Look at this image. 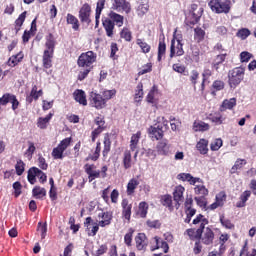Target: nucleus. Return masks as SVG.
<instances>
[{
	"label": "nucleus",
	"mask_w": 256,
	"mask_h": 256,
	"mask_svg": "<svg viewBox=\"0 0 256 256\" xmlns=\"http://www.w3.org/2000/svg\"><path fill=\"white\" fill-rule=\"evenodd\" d=\"M157 88L153 87L150 92L147 95V102L148 103H155V100L157 99Z\"/></svg>",
	"instance_id": "09e8293b"
},
{
	"label": "nucleus",
	"mask_w": 256,
	"mask_h": 256,
	"mask_svg": "<svg viewBox=\"0 0 256 256\" xmlns=\"http://www.w3.org/2000/svg\"><path fill=\"white\" fill-rule=\"evenodd\" d=\"M249 35H251V32L247 28H243L237 33V36L240 37V39H247Z\"/></svg>",
	"instance_id": "69168bd1"
},
{
	"label": "nucleus",
	"mask_w": 256,
	"mask_h": 256,
	"mask_svg": "<svg viewBox=\"0 0 256 256\" xmlns=\"http://www.w3.org/2000/svg\"><path fill=\"white\" fill-rule=\"evenodd\" d=\"M147 211H149V204L147 202H140L138 206V215L145 219L147 217Z\"/></svg>",
	"instance_id": "cd10ccee"
},
{
	"label": "nucleus",
	"mask_w": 256,
	"mask_h": 256,
	"mask_svg": "<svg viewBox=\"0 0 256 256\" xmlns=\"http://www.w3.org/2000/svg\"><path fill=\"white\" fill-rule=\"evenodd\" d=\"M53 117V114H48L46 117H40L37 120V128L38 129H47L49 125V121H51V118Z\"/></svg>",
	"instance_id": "b1692460"
},
{
	"label": "nucleus",
	"mask_w": 256,
	"mask_h": 256,
	"mask_svg": "<svg viewBox=\"0 0 256 256\" xmlns=\"http://www.w3.org/2000/svg\"><path fill=\"white\" fill-rule=\"evenodd\" d=\"M13 94L6 93L0 98V105H7V103H11L13 99Z\"/></svg>",
	"instance_id": "13d9d810"
},
{
	"label": "nucleus",
	"mask_w": 256,
	"mask_h": 256,
	"mask_svg": "<svg viewBox=\"0 0 256 256\" xmlns=\"http://www.w3.org/2000/svg\"><path fill=\"white\" fill-rule=\"evenodd\" d=\"M157 249H162L163 253L169 252V244L156 236L151 242V251H157Z\"/></svg>",
	"instance_id": "ddd939ff"
},
{
	"label": "nucleus",
	"mask_w": 256,
	"mask_h": 256,
	"mask_svg": "<svg viewBox=\"0 0 256 256\" xmlns=\"http://www.w3.org/2000/svg\"><path fill=\"white\" fill-rule=\"evenodd\" d=\"M181 125V121L179 119H176L175 117H170V126L172 131H177V127Z\"/></svg>",
	"instance_id": "0e129e2a"
},
{
	"label": "nucleus",
	"mask_w": 256,
	"mask_h": 256,
	"mask_svg": "<svg viewBox=\"0 0 256 256\" xmlns=\"http://www.w3.org/2000/svg\"><path fill=\"white\" fill-rule=\"evenodd\" d=\"M185 51L183 50V43H181V37L177 36V30H175L173 34V39L171 40V46H170V57L173 59L175 55L177 57H181Z\"/></svg>",
	"instance_id": "423d86ee"
},
{
	"label": "nucleus",
	"mask_w": 256,
	"mask_h": 256,
	"mask_svg": "<svg viewBox=\"0 0 256 256\" xmlns=\"http://www.w3.org/2000/svg\"><path fill=\"white\" fill-rule=\"evenodd\" d=\"M223 147V140L221 139H215L211 144H210V149L211 151H219Z\"/></svg>",
	"instance_id": "3c124183"
},
{
	"label": "nucleus",
	"mask_w": 256,
	"mask_h": 256,
	"mask_svg": "<svg viewBox=\"0 0 256 256\" xmlns=\"http://www.w3.org/2000/svg\"><path fill=\"white\" fill-rule=\"evenodd\" d=\"M194 33V39H196L198 43H201V41L205 39V30L201 28H195Z\"/></svg>",
	"instance_id": "37998d69"
},
{
	"label": "nucleus",
	"mask_w": 256,
	"mask_h": 256,
	"mask_svg": "<svg viewBox=\"0 0 256 256\" xmlns=\"http://www.w3.org/2000/svg\"><path fill=\"white\" fill-rule=\"evenodd\" d=\"M15 169L17 175H23V172L25 171V163H23V161H18L15 166Z\"/></svg>",
	"instance_id": "338daca9"
},
{
	"label": "nucleus",
	"mask_w": 256,
	"mask_h": 256,
	"mask_svg": "<svg viewBox=\"0 0 256 256\" xmlns=\"http://www.w3.org/2000/svg\"><path fill=\"white\" fill-rule=\"evenodd\" d=\"M134 101L135 103H141V101H143V84L141 83H139L136 87Z\"/></svg>",
	"instance_id": "f704fd0d"
},
{
	"label": "nucleus",
	"mask_w": 256,
	"mask_h": 256,
	"mask_svg": "<svg viewBox=\"0 0 256 256\" xmlns=\"http://www.w3.org/2000/svg\"><path fill=\"white\" fill-rule=\"evenodd\" d=\"M165 51H167V46L165 45V42H159L158 61H161V59H163V57H165Z\"/></svg>",
	"instance_id": "8fccbe9b"
},
{
	"label": "nucleus",
	"mask_w": 256,
	"mask_h": 256,
	"mask_svg": "<svg viewBox=\"0 0 256 256\" xmlns=\"http://www.w3.org/2000/svg\"><path fill=\"white\" fill-rule=\"evenodd\" d=\"M220 222L226 229H233V227H235V225H233L229 219H225L223 216L220 217Z\"/></svg>",
	"instance_id": "e2e57ef3"
},
{
	"label": "nucleus",
	"mask_w": 256,
	"mask_h": 256,
	"mask_svg": "<svg viewBox=\"0 0 256 256\" xmlns=\"http://www.w3.org/2000/svg\"><path fill=\"white\" fill-rule=\"evenodd\" d=\"M71 145V138L63 139L56 148L52 151V157L54 159H63V153L67 150V147Z\"/></svg>",
	"instance_id": "0eeeda50"
},
{
	"label": "nucleus",
	"mask_w": 256,
	"mask_h": 256,
	"mask_svg": "<svg viewBox=\"0 0 256 256\" xmlns=\"http://www.w3.org/2000/svg\"><path fill=\"white\" fill-rule=\"evenodd\" d=\"M27 17V12H23L19 15L18 19L15 21L16 27L19 30V28L25 23V18Z\"/></svg>",
	"instance_id": "680f3d73"
},
{
	"label": "nucleus",
	"mask_w": 256,
	"mask_h": 256,
	"mask_svg": "<svg viewBox=\"0 0 256 256\" xmlns=\"http://www.w3.org/2000/svg\"><path fill=\"white\" fill-rule=\"evenodd\" d=\"M79 19L82 23L89 25L91 23V6L85 3L79 11Z\"/></svg>",
	"instance_id": "f8f14e48"
},
{
	"label": "nucleus",
	"mask_w": 256,
	"mask_h": 256,
	"mask_svg": "<svg viewBox=\"0 0 256 256\" xmlns=\"http://www.w3.org/2000/svg\"><path fill=\"white\" fill-rule=\"evenodd\" d=\"M251 57H253V55H251V53H249L247 51L241 52L240 61H241V63H249V61L251 60Z\"/></svg>",
	"instance_id": "bf43d9fd"
},
{
	"label": "nucleus",
	"mask_w": 256,
	"mask_h": 256,
	"mask_svg": "<svg viewBox=\"0 0 256 256\" xmlns=\"http://www.w3.org/2000/svg\"><path fill=\"white\" fill-rule=\"evenodd\" d=\"M208 5L214 13H229L231 11V1L224 0L223 2L219 0H209Z\"/></svg>",
	"instance_id": "39448f33"
},
{
	"label": "nucleus",
	"mask_w": 256,
	"mask_h": 256,
	"mask_svg": "<svg viewBox=\"0 0 256 256\" xmlns=\"http://www.w3.org/2000/svg\"><path fill=\"white\" fill-rule=\"evenodd\" d=\"M110 19L116 23L118 27H123V16L121 14H117L115 12H110L109 14Z\"/></svg>",
	"instance_id": "7c9ffc66"
},
{
	"label": "nucleus",
	"mask_w": 256,
	"mask_h": 256,
	"mask_svg": "<svg viewBox=\"0 0 256 256\" xmlns=\"http://www.w3.org/2000/svg\"><path fill=\"white\" fill-rule=\"evenodd\" d=\"M90 105L95 107V109H104L105 105H107V101L101 96V94H97L91 92L90 94Z\"/></svg>",
	"instance_id": "9d476101"
},
{
	"label": "nucleus",
	"mask_w": 256,
	"mask_h": 256,
	"mask_svg": "<svg viewBox=\"0 0 256 256\" xmlns=\"http://www.w3.org/2000/svg\"><path fill=\"white\" fill-rule=\"evenodd\" d=\"M103 27L106 31L107 37H113V30L115 29V23L111 19H105L103 21Z\"/></svg>",
	"instance_id": "4be33fe9"
},
{
	"label": "nucleus",
	"mask_w": 256,
	"mask_h": 256,
	"mask_svg": "<svg viewBox=\"0 0 256 256\" xmlns=\"http://www.w3.org/2000/svg\"><path fill=\"white\" fill-rule=\"evenodd\" d=\"M193 130L194 131H209V124L203 121H195L193 123Z\"/></svg>",
	"instance_id": "c85d7f7f"
},
{
	"label": "nucleus",
	"mask_w": 256,
	"mask_h": 256,
	"mask_svg": "<svg viewBox=\"0 0 256 256\" xmlns=\"http://www.w3.org/2000/svg\"><path fill=\"white\" fill-rule=\"evenodd\" d=\"M97 61V54L93 51L82 53L78 58V67L93 69V63Z\"/></svg>",
	"instance_id": "20e7f679"
},
{
	"label": "nucleus",
	"mask_w": 256,
	"mask_h": 256,
	"mask_svg": "<svg viewBox=\"0 0 256 256\" xmlns=\"http://www.w3.org/2000/svg\"><path fill=\"white\" fill-rule=\"evenodd\" d=\"M112 9H114V11H118L119 13L124 11L126 15H129V13H131V3L127 2L126 0H112Z\"/></svg>",
	"instance_id": "6e6552de"
},
{
	"label": "nucleus",
	"mask_w": 256,
	"mask_h": 256,
	"mask_svg": "<svg viewBox=\"0 0 256 256\" xmlns=\"http://www.w3.org/2000/svg\"><path fill=\"white\" fill-rule=\"evenodd\" d=\"M105 8V0H98L96 7V25H99V18L101 17V11Z\"/></svg>",
	"instance_id": "72a5a7b5"
},
{
	"label": "nucleus",
	"mask_w": 256,
	"mask_h": 256,
	"mask_svg": "<svg viewBox=\"0 0 256 256\" xmlns=\"http://www.w3.org/2000/svg\"><path fill=\"white\" fill-rule=\"evenodd\" d=\"M209 141L205 139H200V141L196 144V149L201 153V155H207L209 153Z\"/></svg>",
	"instance_id": "412c9836"
},
{
	"label": "nucleus",
	"mask_w": 256,
	"mask_h": 256,
	"mask_svg": "<svg viewBox=\"0 0 256 256\" xmlns=\"http://www.w3.org/2000/svg\"><path fill=\"white\" fill-rule=\"evenodd\" d=\"M153 69V65L151 63H147L146 65L142 66L138 71V75H145L146 73H151Z\"/></svg>",
	"instance_id": "5fc2aeb1"
},
{
	"label": "nucleus",
	"mask_w": 256,
	"mask_h": 256,
	"mask_svg": "<svg viewBox=\"0 0 256 256\" xmlns=\"http://www.w3.org/2000/svg\"><path fill=\"white\" fill-rule=\"evenodd\" d=\"M66 20L69 25H72V29H74V31L79 29V20L77 17L73 16V14H67Z\"/></svg>",
	"instance_id": "c756f323"
},
{
	"label": "nucleus",
	"mask_w": 256,
	"mask_h": 256,
	"mask_svg": "<svg viewBox=\"0 0 256 256\" xmlns=\"http://www.w3.org/2000/svg\"><path fill=\"white\" fill-rule=\"evenodd\" d=\"M73 97L77 103L83 105L84 107L87 106V95L83 90H75L73 93Z\"/></svg>",
	"instance_id": "6ab92c4d"
},
{
	"label": "nucleus",
	"mask_w": 256,
	"mask_h": 256,
	"mask_svg": "<svg viewBox=\"0 0 256 256\" xmlns=\"http://www.w3.org/2000/svg\"><path fill=\"white\" fill-rule=\"evenodd\" d=\"M135 243L136 249H138V251H145L149 242L147 241V236L144 233H139L135 237Z\"/></svg>",
	"instance_id": "dca6fc26"
},
{
	"label": "nucleus",
	"mask_w": 256,
	"mask_h": 256,
	"mask_svg": "<svg viewBox=\"0 0 256 256\" xmlns=\"http://www.w3.org/2000/svg\"><path fill=\"white\" fill-rule=\"evenodd\" d=\"M245 77V69L241 67L234 68L228 72V83L232 89L243 81Z\"/></svg>",
	"instance_id": "7ed1b4c3"
},
{
	"label": "nucleus",
	"mask_w": 256,
	"mask_h": 256,
	"mask_svg": "<svg viewBox=\"0 0 256 256\" xmlns=\"http://www.w3.org/2000/svg\"><path fill=\"white\" fill-rule=\"evenodd\" d=\"M161 201L164 207H168L170 211L173 210V198L171 197V195L162 196Z\"/></svg>",
	"instance_id": "4c0bfd02"
},
{
	"label": "nucleus",
	"mask_w": 256,
	"mask_h": 256,
	"mask_svg": "<svg viewBox=\"0 0 256 256\" xmlns=\"http://www.w3.org/2000/svg\"><path fill=\"white\" fill-rule=\"evenodd\" d=\"M235 105H237V99L235 98L226 99L223 101L220 107V111H227V109H233Z\"/></svg>",
	"instance_id": "a878e982"
},
{
	"label": "nucleus",
	"mask_w": 256,
	"mask_h": 256,
	"mask_svg": "<svg viewBox=\"0 0 256 256\" xmlns=\"http://www.w3.org/2000/svg\"><path fill=\"white\" fill-rule=\"evenodd\" d=\"M84 227H86L89 237H95L101 226L99 225V222L93 221V218L87 217L84 222Z\"/></svg>",
	"instance_id": "1a4fd4ad"
},
{
	"label": "nucleus",
	"mask_w": 256,
	"mask_h": 256,
	"mask_svg": "<svg viewBox=\"0 0 256 256\" xmlns=\"http://www.w3.org/2000/svg\"><path fill=\"white\" fill-rule=\"evenodd\" d=\"M136 43L140 47L143 53H149V51H151V46L147 44V42L141 39H137Z\"/></svg>",
	"instance_id": "49530a36"
},
{
	"label": "nucleus",
	"mask_w": 256,
	"mask_h": 256,
	"mask_svg": "<svg viewBox=\"0 0 256 256\" xmlns=\"http://www.w3.org/2000/svg\"><path fill=\"white\" fill-rule=\"evenodd\" d=\"M212 72L210 69H204L202 76H203V80H202V91L205 89V81H207V79H209V77H211Z\"/></svg>",
	"instance_id": "052dcab7"
},
{
	"label": "nucleus",
	"mask_w": 256,
	"mask_h": 256,
	"mask_svg": "<svg viewBox=\"0 0 256 256\" xmlns=\"http://www.w3.org/2000/svg\"><path fill=\"white\" fill-rule=\"evenodd\" d=\"M120 37L125 39V41H131V31H129L127 28H124L120 33Z\"/></svg>",
	"instance_id": "774afa93"
},
{
	"label": "nucleus",
	"mask_w": 256,
	"mask_h": 256,
	"mask_svg": "<svg viewBox=\"0 0 256 256\" xmlns=\"http://www.w3.org/2000/svg\"><path fill=\"white\" fill-rule=\"evenodd\" d=\"M35 150V144L33 142H28V149L25 152V157H27L29 161L33 159V153H35Z\"/></svg>",
	"instance_id": "a18cd8bd"
},
{
	"label": "nucleus",
	"mask_w": 256,
	"mask_h": 256,
	"mask_svg": "<svg viewBox=\"0 0 256 256\" xmlns=\"http://www.w3.org/2000/svg\"><path fill=\"white\" fill-rule=\"evenodd\" d=\"M133 233H135V231L130 228L129 232L124 236V243H126L128 247H131V243L133 242Z\"/></svg>",
	"instance_id": "603ef678"
},
{
	"label": "nucleus",
	"mask_w": 256,
	"mask_h": 256,
	"mask_svg": "<svg viewBox=\"0 0 256 256\" xmlns=\"http://www.w3.org/2000/svg\"><path fill=\"white\" fill-rule=\"evenodd\" d=\"M226 199H227V195L225 194V192H220L216 195V202L220 207H223Z\"/></svg>",
	"instance_id": "864d4df0"
},
{
	"label": "nucleus",
	"mask_w": 256,
	"mask_h": 256,
	"mask_svg": "<svg viewBox=\"0 0 256 256\" xmlns=\"http://www.w3.org/2000/svg\"><path fill=\"white\" fill-rule=\"evenodd\" d=\"M45 47L46 49L44 50L43 54V66L45 69H51V59H53V53L55 51V38L51 34L46 37Z\"/></svg>",
	"instance_id": "f03ea898"
},
{
	"label": "nucleus",
	"mask_w": 256,
	"mask_h": 256,
	"mask_svg": "<svg viewBox=\"0 0 256 256\" xmlns=\"http://www.w3.org/2000/svg\"><path fill=\"white\" fill-rule=\"evenodd\" d=\"M177 179H179V181H187L190 185L201 183V178L193 177L190 173H180L177 175Z\"/></svg>",
	"instance_id": "a211bd4d"
},
{
	"label": "nucleus",
	"mask_w": 256,
	"mask_h": 256,
	"mask_svg": "<svg viewBox=\"0 0 256 256\" xmlns=\"http://www.w3.org/2000/svg\"><path fill=\"white\" fill-rule=\"evenodd\" d=\"M156 149H157L158 155L167 156L169 155V153H171V144H169L167 140H162L158 142Z\"/></svg>",
	"instance_id": "f3484780"
},
{
	"label": "nucleus",
	"mask_w": 256,
	"mask_h": 256,
	"mask_svg": "<svg viewBox=\"0 0 256 256\" xmlns=\"http://www.w3.org/2000/svg\"><path fill=\"white\" fill-rule=\"evenodd\" d=\"M137 187H139V179L138 178L130 179L127 184V190H126L127 195H133Z\"/></svg>",
	"instance_id": "5701e85b"
},
{
	"label": "nucleus",
	"mask_w": 256,
	"mask_h": 256,
	"mask_svg": "<svg viewBox=\"0 0 256 256\" xmlns=\"http://www.w3.org/2000/svg\"><path fill=\"white\" fill-rule=\"evenodd\" d=\"M21 59H23V54L21 53L10 57L8 60L9 67H15V65H17V63H19Z\"/></svg>",
	"instance_id": "c03bdc74"
},
{
	"label": "nucleus",
	"mask_w": 256,
	"mask_h": 256,
	"mask_svg": "<svg viewBox=\"0 0 256 256\" xmlns=\"http://www.w3.org/2000/svg\"><path fill=\"white\" fill-rule=\"evenodd\" d=\"M37 167H32L28 170V181L31 185H35L37 179Z\"/></svg>",
	"instance_id": "c9c22d12"
},
{
	"label": "nucleus",
	"mask_w": 256,
	"mask_h": 256,
	"mask_svg": "<svg viewBox=\"0 0 256 256\" xmlns=\"http://www.w3.org/2000/svg\"><path fill=\"white\" fill-rule=\"evenodd\" d=\"M245 165H247V160L237 159L235 161L234 165L232 166L230 173H232V174L237 173V171L243 169V167H245Z\"/></svg>",
	"instance_id": "bb28decb"
},
{
	"label": "nucleus",
	"mask_w": 256,
	"mask_h": 256,
	"mask_svg": "<svg viewBox=\"0 0 256 256\" xmlns=\"http://www.w3.org/2000/svg\"><path fill=\"white\" fill-rule=\"evenodd\" d=\"M139 139H141V132L138 131L136 134L132 135L130 141V149L131 151H135L137 149V145H139Z\"/></svg>",
	"instance_id": "2f4dec72"
},
{
	"label": "nucleus",
	"mask_w": 256,
	"mask_h": 256,
	"mask_svg": "<svg viewBox=\"0 0 256 256\" xmlns=\"http://www.w3.org/2000/svg\"><path fill=\"white\" fill-rule=\"evenodd\" d=\"M98 223L100 227H107L111 225L113 214L111 212H100L98 214Z\"/></svg>",
	"instance_id": "2eb2a0df"
},
{
	"label": "nucleus",
	"mask_w": 256,
	"mask_h": 256,
	"mask_svg": "<svg viewBox=\"0 0 256 256\" xmlns=\"http://www.w3.org/2000/svg\"><path fill=\"white\" fill-rule=\"evenodd\" d=\"M149 11V4L148 3H141L137 7V15L139 17H143V15L147 14Z\"/></svg>",
	"instance_id": "58836bf2"
},
{
	"label": "nucleus",
	"mask_w": 256,
	"mask_h": 256,
	"mask_svg": "<svg viewBox=\"0 0 256 256\" xmlns=\"http://www.w3.org/2000/svg\"><path fill=\"white\" fill-rule=\"evenodd\" d=\"M109 151H111V139H109V135H106L104 137L103 157H107V155H109Z\"/></svg>",
	"instance_id": "ea45409f"
},
{
	"label": "nucleus",
	"mask_w": 256,
	"mask_h": 256,
	"mask_svg": "<svg viewBox=\"0 0 256 256\" xmlns=\"http://www.w3.org/2000/svg\"><path fill=\"white\" fill-rule=\"evenodd\" d=\"M185 193V187L179 185L176 186L173 192V199L175 201V207L176 209H179L181 207L182 203L185 201V196L183 194Z\"/></svg>",
	"instance_id": "9b49d317"
},
{
	"label": "nucleus",
	"mask_w": 256,
	"mask_h": 256,
	"mask_svg": "<svg viewBox=\"0 0 256 256\" xmlns=\"http://www.w3.org/2000/svg\"><path fill=\"white\" fill-rule=\"evenodd\" d=\"M39 97L40 96H39V92L37 90V86H33L32 90L30 92V95L27 96V98H26V101L28 103H33V99H35V101H37V99H39Z\"/></svg>",
	"instance_id": "e433bc0d"
},
{
	"label": "nucleus",
	"mask_w": 256,
	"mask_h": 256,
	"mask_svg": "<svg viewBox=\"0 0 256 256\" xmlns=\"http://www.w3.org/2000/svg\"><path fill=\"white\" fill-rule=\"evenodd\" d=\"M225 57H227V53H222L216 56L213 64V67L216 71H219V65L225 61Z\"/></svg>",
	"instance_id": "79ce46f5"
},
{
	"label": "nucleus",
	"mask_w": 256,
	"mask_h": 256,
	"mask_svg": "<svg viewBox=\"0 0 256 256\" xmlns=\"http://www.w3.org/2000/svg\"><path fill=\"white\" fill-rule=\"evenodd\" d=\"M115 95H117V90H115V89L105 90L103 92V97H104L105 101H109V99H113V97H115Z\"/></svg>",
	"instance_id": "4d7b16f0"
},
{
	"label": "nucleus",
	"mask_w": 256,
	"mask_h": 256,
	"mask_svg": "<svg viewBox=\"0 0 256 256\" xmlns=\"http://www.w3.org/2000/svg\"><path fill=\"white\" fill-rule=\"evenodd\" d=\"M37 231H40L41 239H45V237L47 236V223L42 224L41 222H39Z\"/></svg>",
	"instance_id": "6e6d98bb"
},
{
	"label": "nucleus",
	"mask_w": 256,
	"mask_h": 256,
	"mask_svg": "<svg viewBox=\"0 0 256 256\" xmlns=\"http://www.w3.org/2000/svg\"><path fill=\"white\" fill-rule=\"evenodd\" d=\"M32 194L36 199H43V197H45V195H47V191L45 190V188L36 186L32 190Z\"/></svg>",
	"instance_id": "473e14b6"
},
{
	"label": "nucleus",
	"mask_w": 256,
	"mask_h": 256,
	"mask_svg": "<svg viewBox=\"0 0 256 256\" xmlns=\"http://www.w3.org/2000/svg\"><path fill=\"white\" fill-rule=\"evenodd\" d=\"M199 223L200 227L196 230V237L203 245H211L215 240V232L213 229L205 227V225H209V220L200 214L193 220V225H199Z\"/></svg>",
	"instance_id": "f257e3e1"
},
{
	"label": "nucleus",
	"mask_w": 256,
	"mask_h": 256,
	"mask_svg": "<svg viewBox=\"0 0 256 256\" xmlns=\"http://www.w3.org/2000/svg\"><path fill=\"white\" fill-rule=\"evenodd\" d=\"M123 165L124 169H131V152H124Z\"/></svg>",
	"instance_id": "de8ad7c7"
},
{
	"label": "nucleus",
	"mask_w": 256,
	"mask_h": 256,
	"mask_svg": "<svg viewBox=\"0 0 256 256\" xmlns=\"http://www.w3.org/2000/svg\"><path fill=\"white\" fill-rule=\"evenodd\" d=\"M197 9H199L197 11ZM191 12H192V15L194 16V19H201V15H203V9L202 8H199V6L197 4H192L191 5Z\"/></svg>",
	"instance_id": "a19ab883"
},
{
	"label": "nucleus",
	"mask_w": 256,
	"mask_h": 256,
	"mask_svg": "<svg viewBox=\"0 0 256 256\" xmlns=\"http://www.w3.org/2000/svg\"><path fill=\"white\" fill-rule=\"evenodd\" d=\"M150 133L157 141H159V139H163V126L158 125L157 127H151Z\"/></svg>",
	"instance_id": "393cba45"
},
{
	"label": "nucleus",
	"mask_w": 256,
	"mask_h": 256,
	"mask_svg": "<svg viewBox=\"0 0 256 256\" xmlns=\"http://www.w3.org/2000/svg\"><path fill=\"white\" fill-rule=\"evenodd\" d=\"M122 215L127 221H131V210L133 209V204L129 202V199L123 198L121 202Z\"/></svg>",
	"instance_id": "4468645a"
},
{
	"label": "nucleus",
	"mask_w": 256,
	"mask_h": 256,
	"mask_svg": "<svg viewBox=\"0 0 256 256\" xmlns=\"http://www.w3.org/2000/svg\"><path fill=\"white\" fill-rule=\"evenodd\" d=\"M194 193L195 195H200V197H207L209 195V190L203 185V180H201V183L194 185Z\"/></svg>",
	"instance_id": "aec40b11"
}]
</instances>
